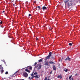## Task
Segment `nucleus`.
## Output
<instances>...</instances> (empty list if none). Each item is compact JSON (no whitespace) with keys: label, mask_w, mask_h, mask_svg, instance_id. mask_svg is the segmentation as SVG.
I'll list each match as a JSON object with an SVG mask.
<instances>
[{"label":"nucleus","mask_w":80,"mask_h":80,"mask_svg":"<svg viewBox=\"0 0 80 80\" xmlns=\"http://www.w3.org/2000/svg\"><path fill=\"white\" fill-rule=\"evenodd\" d=\"M52 52H50L49 53V55L46 58H45L44 59V60H45V65H46L47 66H50V64H48V61L47 60L48 59H50V57L52 56Z\"/></svg>","instance_id":"1"},{"label":"nucleus","mask_w":80,"mask_h":80,"mask_svg":"<svg viewBox=\"0 0 80 80\" xmlns=\"http://www.w3.org/2000/svg\"><path fill=\"white\" fill-rule=\"evenodd\" d=\"M42 65L40 64H38L37 66L35 67V68H38V69H40Z\"/></svg>","instance_id":"2"},{"label":"nucleus","mask_w":80,"mask_h":80,"mask_svg":"<svg viewBox=\"0 0 80 80\" xmlns=\"http://www.w3.org/2000/svg\"><path fill=\"white\" fill-rule=\"evenodd\" d=\"M23 75H24L25 77H28V74L26 72H24Z\"/></svg>","instance_id":"3"},{"label":"nucleus","mask_w":80,"mask_h":80,"mask_svg":"<svg viewBox=\"0 0 80 80\" xmlns=\"http://www.w3.org/2000/svg\"><path fill=\"white\" fill-rule=\"evenodd\" d=\"M70 60H71V58H70L68 56L67 57V58H66L65 59L66 61H67V60H68V61H70Z\"/></svg>","instance_id":"4"},{"label":"nucleus","mask_w":80,"mask_h":80,"mask_svg":"<svg viewBox=\"0 0 80 80\" xmlns=\"http://www.w3.org/2000/svg\"><path fill=\"white\" fill-rule=\"evenodd\" d=\"M1 69L2 70L0 71L1 73H3L4 72V70H3V67H1Z\"/></svg>","instance_id":"5"},{"label":"nucleus","mask_w":80,"mask_h":80,"mask_svg":"<svg viewBox=\"0 0 80 80\" xmlns=\"http://www.w3.org/2000/svg\"><path fill=\"white\" fill-rule=\"evenodd\" d=\"M52 68L53 70H55V71H56V70H57V68H56V67H55V65H53V66Z\"/></svg>","instance_id":"6"},{"label":"nucleus","mask_w":80,"mask_h":80,"mask_svg":"<svg viewBox=\"0 0 80 80\" xmlns=\"http://www.w3.org/2000/svg\"><path fill=\"white\" fill-rule=\"evenodd\" d=\"M35 78H40V75H37L36 76H34Z\"/></svg>","instance_id":"7"},{"label":"nucleus","mask_w":80,"mask_h":80,"mask_svg":"<svg viewBox=\"0 0 80 80\" xmlns=\"http://www.w3.org/2000/svg\"><path fill=\"white\" fill-rule=\"evenodd\" d=\"M28 68H29V70H32V66H28Z\"/></svg>","instance_id":"8"},{"label":"nucleus","mask_w":80,"mask_h":80,"mask_svg":"<svg viewBox=\"0 0 80 80\" xmlns=\"http://www.w3.org/2000/svg\"><path fill=\"white\" fill-rule=\"evenodd\" d=\"M42 8V10H46V9H47V8L45 6H43Z\"/></svg>","instance_id":"9"},{"label":"nucleus","mask_w":80,"mask_h":80,"mask_svg":"<svg viewBox=\"0 0 80 80\" xmlns=\"http://www.w3.org/2000/svg\"><path fill=\"white\" fill-rule=\"evenodd\" d=\"M58 78H62V76L61 75H60L59 76H58Z\"/></svg>","instance_id":"10"},{"label":"nucleus","mask_w":80,"mask_h":80,"mask_svg":"<svg viewBox=\"0 0 80 80\" xmlns=\"http://www.w3.org/2000/svg\"><path fill=\"white\" fill-rule=\"evenodd\" d=\"M25 71H26V72H28V73H30V71L27 68L25 69Z\"/></svg>","instance_id":"11"},{"label":"nucleus","mask_w":80,"mask_h":80,"mask_svg":"<svg viewBox=\"0 0 80 80\" xmlns=\"http://www.w3.org/2000/svg\"><path fill=\"white\" fill-rule=\"evenodd\" d=\"M49 63L52 64L53 65H54V64H55L54 62L52 61H50V62H49Z\"/></svg>","instance_id":"12"},{"label":"nucleus","mask_w":80,"mask_h":80,"mask_svg":"<svg viewBox=\"0 0 80 80\" xmlns=\"http://www.w3.org/2000/svg\"><path fill=\"white\" fill-rule=\"evenodd\" d=\"M70 6H72V5H73V2H72V0H71L70 1Z\"/></svg>","instance_id":"13"},{"label":"nucleus","mask_w":80,"mask_h":80,"mask_svg":"<svg viewBox=\"0 0 80 80\" xmlns=\"http://www.w3.org/2000/svg\"><path fill=\"white\" fill-rule=\"evenodd\" d=\"M43 61V59H40L39 60H38V62H42Z\"/></svg>","instance_id":"14"},{"label":"nucleus","mask_w":80,"mask_h":80,"mask_svg":"<svg viewBox=\"0 0 80 80\" xmlns=\"http://www.w3.org/2000/svg\"><path fill=\"white\" fill-rule=\"evenodd\" d=\"M51 58H52V60H55V57H52Z\"/></svg>","instance_id":"15"},{"label":"nucleus","mask_w":80,"mask_h":80,"mask_svg":"<svg viewBox=\"0 0 80 80\" xmlns=\"http://www.w3.org/2000/svg\"><path fill=\"white\" fill-rule=\"evenodd\" d=\"M40 8H41V7L40 6H38V10H40Z\"/></svg>","instance_id":"16"},{"label":"nucleus","mask_w":80,"mask_h":80,"mask_svg":"<svg viewBox=\"0 0 80 80\" xmlns=\"http://www.w3.org/2000/svg\"><path fill=\"white\" fill-rule=\"evenodd\" d=\"M68 7H70V4L69 3H68Z\"/></svg>","instance_id":"17"},{"label":"nucleus","mask_w":80,"mask_h":80,"mask_svg":"<svg viewBox=\"0 0 80 80\" xmlns=\"http://www.w3.org/2000/svg\"><path fill=\"white\" fill-rule=\"evenodd\" d=\"M58 67L59 68H60V63H58Z\"/></svg>","instance_id":"18"},{"label":"nucleus","mask_w":80,"mask_h":80,"mask_svg":"<svg viewBox=\"0 0 80 80\" xmlns=\"http://www.w3.org/2000/svg\"><path fill=\"white\" fill-rule=\"evenodd\" d=\"M69 46H72V43H69Z\"/></svg>","instance_id":"19"},{"label":"nucleus","mask_w":80,"mask_h":80,"mask_svg":"<svg viewBox=\"0 0 80 80\" xmlns=\"http://www.w3.org/2000/svg\"><path fill=\"white\" fill-rule=\"evenodd\" d=\"M68 2V0H66V2H65V3H66L67 2Z\"/></svg>","instance_id":"20"},{"label":"nucleus","mask_w":80,"mask_h":80,"mask_svg":"<svg viewBox=\"0 0 80 80\" xmlns=\"http://www.w3.org/2000/svg\"><path fill=\"white\" fill-rule=\"evenodd\" d=\"M47 77H46L45 78V79L44 80H47Z\"/></svg>","instance_id":"21"},{"label":"nucleus","mask_w":80,"mask_h":80,"mask_svg":"<svg viewBox=\"0 0 80 80\" xmlns=\"http://www.w3.org/2000/svg\"><path fill=\"white\" fill-rule=\"evenodd\" d=\"M2 62H4V63L5 64V63H6V62H5V60H2Z\"/></svg>","instance_id":"22"},{"label":"nucleus","mask_w":80,"mask_h":80,"mask_svg":"<svg viewBox=\"0 0 80 80\" xmlns=\"http://www.w3.org/2000/svg\"><path fill=\"white\" fill-rule=\"evenodd\" d=\"M8 72L7 71L6 72H5V74L6 75H7V74H8Z\"/></svg>","instance_id":"23"},{"label":"nucleus","mask_w":80,"mask_h":80,"mask_svg":"<svg viewBox=\"0 0 80 80\" xmlns=\"http://www.w3.org/2000/svg\"><path fill=\"white\" fill-rule=\"evenodd\" d=\"M72 76L71 75V76L69 77V79H71V78H72Z\"/></svg>","instance_id":"24"},{"label":"nucleus","mask_w":80,"mask_h":80,"mask_svg":"<svg viewBox=\"0 0 80 80\" xmlns=\"http://www.w3.org/2000/svg\"><path fill=\"white\" fill-rule=\"evenodd\" d=\"M65 72H68V69H66L65 71Z\"/></svg>","instance_id":"25"},{"label":"nucleus","mask_w":80,"mask_h":80,"mask_svg":"<svg viewBox=\"0 0 80 80\" xmlns=\"http://www.w3.org/2000/svg\"><path fill=\"white\" fill-rule=\"evenodd\" d=\"M37 72H35V73H34V75H37Z\"/></svg>","instance_id":"26"},{"label":"nucleus","mask_w":80,"mask_h":80,"mask_svg":"<svg viewBox=\"0 0 80 80\" xmlns=\"http://www.w3.org/2000/svg\"><path fill=\"white\" fill-rule=\"evenodd\" d=\"M37 62H35V63H34V66H35V65H37Z\"/></svg>","instance_id":"27"},{"label":"nucleus","mask_w":80,"mask_h":80,"mask_svg":"<svg viewBox=\"0 0 80 80\" xmlns=\"http://www.w3.org/2000/svg\"><path fill=\"white\" fill-rule=\"evenodd\" d=\"M33 78L34 77H35V76H32V77Z\"/></svg>","instance_id":"28"},{"label":"nucleus","mask_w":80,"mask_h":80,"mask_svg":"<svg viewBox=\"0 0 80 80\" xmlns=\"http://www.w3.org/2000/svg\"><path fill=\"white\" fill-rule=\"evenodd\" d=\"M31 76H33V73H32L31 74Z\"/></svg>","instance_id":"29"},{"label":"nucleus","mask_w":80,"mask_h":80,"mask_svg":"<svg viewBox=\"0 0 80 80\" xmlns=\"http://www.w3.org/2000/svg\"><path fill=\"white\" fill-rule=\"evenodd\" d=\"M3 23V22L1 21L0 22V24H2V23Z\"/></svg>","instance_id":"30"},{"label":"nucleus","mask_w":80,"mask_h":80,"mask_svg":"<svg viewBox=\"0 0 80 80\" xmlns=\"http://www.w3.org/2000/svg\"><path fill=\"white\" fill-rule=\"evenodd\" d=\"M31 16V14H29L28 16L29 17H30Z\"/></svg>","instance_id":"31"},{"label":"nucleus","mask_w":80,"mask_h":80,"mask_svg":"<svg viewBox=\"0 0 80 80\" xmlns=\"http://www.w3.org/2000/svg\"><path fill=\"white\" fill-rule=\"evenodd\" d=\"M1 66H2V65H0V69H2V67H1Z\"/></svg>","instance_id":"32"},{"label":"nucleus","mask_w":80,"mask_h":80,"mask_svg":"<svg viewBox=\"0 0 80 80\" xmlns=\"http://www.w3.org/2000/svg\"><path fill=\"white\" fill-rule=\"evenodd\" d=\"M32 79H33V78L31 77L30 80H32Z\"/></svg>","instance_id":"33"},{"label":"nucleus","mask_w":80,"mask_h":80,"mask_svg":"<svg viewBox=\"0 0 80 80\" xmlns=\"http://www.w3.org/2000/svg\"><path fill=\"white\" fill-rule=\"evenodd\" d=\"M52 71L51 72H50V74L51 75H52Z\"/></svg>","instance_id":"34"},{"label":"nucleus","mask_w":80,"mask_h":80,"mask_svg":"<svg viewBox=\"0 0 80 80\" xmlns=\"http://www.w3.org/2000/svg\"><path fill=\"white\" fill-rule=\"evenodd\" d=\"M77 75H78V74H75V76H77Z\"/></svg>","instance_id":"35"},{"label":"nucleus","mask_w":80,"mask_h":80,"mask_svg":"<svg viewBox=\"0 0 80 80\" xmlns=\"http://www.w3.org/2000/svg\"><path fill=\"white\" fill-rule=\"evenodd\" d=\"M4 12H5V11H3L2 12L3 13H4Z\"/></svg>","instance_id":"36"},{"label":"nucleus","mask_w":80,"mask_h":80,"mask_svg":"<svg viewBox=\"0 0 80 80\" xmlns=\"http://www.w3.org/2000/svg\"><path fill=\"white\" fill-rule=\"evenodd\" d=\"M30 78H30V77H29L28 79H30Z\"/></svg>","instance_id":"37"},{"label":"nucleus","mask_w":80,"mask_h":80,"mask_svg":"<svg viewBox=\"0 0 80 80\" xmlns=\"http://www.w3.org/2000/svg\"><path fill=\"white\" fill-rule=\"evenodd\" d=\"M38 38H36V40H38Z\"/></svg>","instance_id":"38"},{"label":"nucleus","mask_w":80,"mask_h":80,"mask_svg":"<svg viewBox=\"0 0 80 80\" xmlns=\"http://www.w3.org/2000/svg\"><path fill=\"white\" fill-rule=\"evenodd\" d=\"M47 80H50V79L48 78Z\"/></svg>","instance_id":"39"},{"label":"nucleus","mask_w":80,"mask_h":80,"mask_svg":"<svg viewBox=\"0 0 80 80\" xmlns=\"http://www.w3.org/2000/svg\"><path fill=\"white\" fill-rule=\"evenodd\" d=\"M48 28L50 30V28Z\"/></svg>","instance_id":"40"},{"label":"nucleus","mask_w":80,"mask_h":80,"mask_svg":"<svg viewBox=\"0 0 80 80\" xmlns=\"http://www.w3.org/2000/svg\"><path fill=\"white\" fill-rule=\"evenodd\" d=\"M72 80H73V78H72Z\"/></svg>","instance_id":"41"},{"label":"nucleus","mask_w":80,"mask_h":80,"mask_svg":"<svg viewBox=\"0 0 80 80\" xmlns=\"http://www.w3.org/2000/svg\"><path fill=\"white\" fill-rule=\"evenodd\" d=\"M17 72V71L15 73H15H16Z\"/></svg>","instance_id":"42"},{"label":"nucleus","mask_w":80,"mask_h":80,"mask_svg":"<svg viewBox=\"0 0 80 80\" xmlns=\"http://www.w3.org/2000/svg\"><path fill=\"white\" fill-rule=\"evenodd\" d=\"M13 6H15V4H13Z\"/></svg>","instance_id":"43"},{"label":"nucleus","mask_w":80,"mask_h":80,"mask_svg":"<svg viewBox=\"0 0 80 80\" xmlns=\"http://www.w3.org/2000/svg\"><path fill=\"white\" fill-rule=\"evenodd\" d=\"M50 30H52V29L51 28L50 29Z\"/></svg>","instance_id":"44"},{"label":"nucleus","mask_w":80,"mask_h":80,"mask_svg":"<svg viewBox=\"0 0 80 80\" xmlns=\"http://www.w3.org/2000/svg\"><path fill=\"white\" fill-rule=\"evenodd\" d=\"M48 27H50V26H49Z\"/></svg>","instance_id":"45"},{"label":"nucleus","mask_w":80,"mask_h":80,"mask_svg":"<svg viewBox=\"0 0 80 80\" xmlns=\"http://www.w3.org/2000/svg\"><path fill=\"white\" fill-rule=\"evenodd\" d=\"M22 80H24V79H22Z\"/></svg>","instance_id":"46"}]
</instances>
